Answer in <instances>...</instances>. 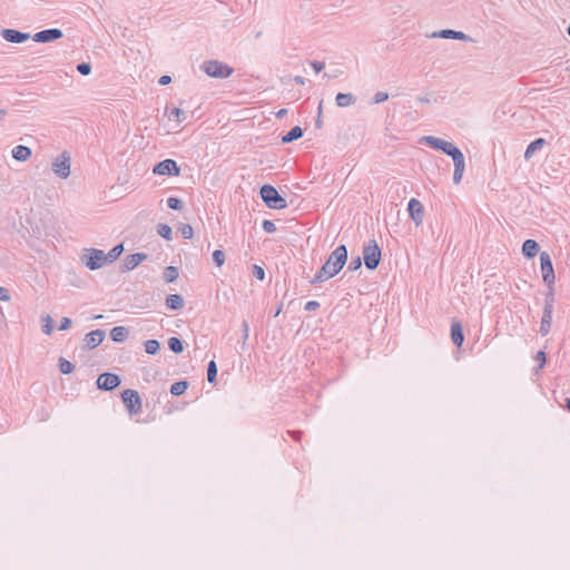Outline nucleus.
Wrapping results in <instances>:
<instances>
[{
  "instance_id": "58",
  "label": "nucleus",
  "mask_w": 570,
  "mask_h": 570,
  "mask_svg": "<svg viewBox=\"0 0 570 570\" xmlns=\"http://www.w3.org/2000/svg\"><path fill=\"white\" fill-rule=\"evenodd\" d=\"M566 407L570 412V399L566 400Z\"/></svg>"
},
{
  "instance_id": "37",
  "label": "nucleus",
  "mask_w": 570,
  "mask_h": 570,
  "mask_svg": "<svg viewBox=\"0 0 570 570\" xmlns=\"http://www.w3.org/2000/svg\"><path fill=\"white\" fill-rule=\"evenodd\" d=\"M213 261L218 267H220L225 263V253L220 249L214 250Z\"/></svg>"
},
{
  "instance_id": "17",
  "label": "nucleus",
  "mask_w": 570,
  "mask_h": 570,
  "mask_svg": "<svg viewBox=\"0 0 570 570\" xmlns=\"http://www.w3.org/2000/svg\"><path fill=\"white\" fill-rule=\"evenodd\" d=\"M451 340L458 347H461L464 341L462 325L459 321L455 320L451 324Z\"/></svg>"
},
{
  "instance_id": "14",
  "label": "nucleus",
  "mask_w": 570,
  "mask_h": 570,
  "mask_svg": "<svg viewBox=\"0 0 570 570\" xmlns=\"http://www.w3.org/2000/svg\"><path fill=\"white\" fill-rule=\"evenodd\" d=\"M1 37L8 42L22 43L30 38V35L14 29H3Z\"/></svg>"
},
{
  "instance_id": "44",
  "label": "nucleus",
  "mask_w": 570,
  "mask_h": 570,
  "mask_svg": "<svg viewBox=\"0 0 570 570\" xmlns=\"http://www.w3.org/2000/svg\"><path fill=\"white\" fill-rule=\"evenodd\" d=\"M453 40L473 41V39L469 35L456 30H454Z\"/></svg>"
},
{
  "instance_id": "40",
  "label": "nucleus",
  "mask_w": 570,
  "mask_h": 570,
  "mask_svg": "<svg viewBox=\"0 0 570 570\" xmlns=\"http://www.w3.org/2000/svg\"><path fill=\"white\" fill-rule=\"evenodd\" d=\"M361 266H362V258L360 256H357V257H353L351 259L347 269L351 272H355V271L360 269Z\"/></svg>"
},
{
  "instance_id": "23",
  "label": "nucleus",
  "mask_w": 570,
  "mask_h": 570,
  "mask_svg": "<svg viewBox=\"0 0 570 570\" xmlns=\"http://www.w3.org/2000/svg\"><path fill=\"white\" fill-rule=\"evenodd\" d=\"M335 101L338 107L344 108L355 104L356 98L352 94L340 92L336 95Z\"/></svg>"
},
{
  "instance_id": "13",
  "label": "nucleus",
  "mask_w": 570,
  "mask_h": 570,
  "mask_svg": "<svg viewBox=\"0 0 570 570\" xmlns=\"http://www.w3.org/2000/svg\"><path fill=\"white\" fill-rule=\"evenodd\" d=\"M407 212L415 226H420L423 223L424 208L421 202L412 198L407 205Z\"/></svg>"
},
{
  "instance_id": "24",
  "label": "nucleus",
  "mask_w": 570,
  "mask_h": 570,
  "mask_svg": "<svg viewBox=\"0 0 570 570\" xmlns=\"http://www.w3.org/2000/svg\"><path fill=\"white\" fill-rule=\"evenodd\" d=\"M128 333L129 332L125 326H115L110 332V336L112 341L120 343L127 338Z\"/></svg>"
},
{
  "instance_id": "9",
  "label": "nucleus",
  "mask_w": 570,
  "mask_h": 570,
  "mask_svg": "<svg viewBox=\"0 0 570 570\" xmlns=\"http://www.w3.org/2000/svg\"><path fill=\"white\" fill-rule=\"evenodd\" d=\"M153 173L160 176H178L180 168L174 159H165L154 166Z\"/></svg>"
},
{
  "instance_id": "4",
  "label": "nucleus",
  "mask_w": 570,
  "mask_h": 570,
  "mask_svg": "<svg viewBox=\"0 0 570 570\" xmlns=\"http://www.w3.org/2000/svg\"><path fill=\"white\" fill-rule=\"evenodd\" d=\"M381 248L376 240L372 239L366 243L363 247V259L365 267L370 271H374L381 262Z\"/></svg>"
},
{
  "instance_id": "62",
  "label": "nucleus",
  "mask_w": 570,
  "mask_h": 570,
  "mask_svg": "<svg viewBox=\"0 0 570 570\" xmlns=\"http://www.w3.org/2000/svg\"><path fill=\"white\" fill-rule=\"evenodd\" d=\"M567 32H568V35H569V37H570V24H569V27H568V29H567Z\"/></svg>"
},
{
  "instance_id": "33",
  "label": "nucleus",
  "mask_w": 570,
  "mask_h": 570,
  "mask_svg": "<svg viewBox=\"0 0 570 570\" xmlns=\"http://www.w3.org/2000/svg\"><path fill=\"white\" fill-rule=\"evenodd\" d=\"M217 376V365L215 361H210L207 366V380L209 383H215Z\"/></svg>"
},
{
  "instance_id": "25",
  "label": "nucleus",
  "mask_w": 570,
  "mask_h": 570,
  "mask_svg": "<svg viewBox=\"0 0 570 570\" xmlns=\"http://www.w3.org/2000/svg\"><path fill=\"white\" fill-rule=\"evenodd\" d=\"M187 389H188V382L187 381H178V382H175L170 386V393L174 396H179V395L184 394Z\"/></svg>"
},
{
  "instance_id": "3",
  "label": "nucleus",
  "mask_w": 570,
  "mask_h": 570,
  "mask_svg": "<svg viewBox=\"0 0 570 570\" xmlns=\"http://www.w3.org/2000/svg\"><path fill=\"white\" fill-rule=\"evenodd\" d=\"M259 193L262 199L269 208L283 209L287 206L285 198L282 197L277 189L272 185L262 186Z\"/></svg>"
},
{
  "instance_id": "63",
  "label": "nucleus",
  "mask_w": 570,
  "mask_h": 570,
  "mask_svg": "<svg viewBox=\"0 0 570 570\" xmlns=\"http://www.w3.org/2000/svg\"><path fill=\"white\" fill-rule=\"evenodd\" d=\"M279 312H281V308H278V309L276 311L275 316H277V315L279 314Z\"/></svg>"
},
{
  "instance_id": "50",
  "label": "nucleus",
  "mask_w": 570,
  "mask_h": 570,
  "mask_svg": "<svg viewBox=\"0 0 570 570\" xmlns=\"http://www.w3.org/2000/svg\"><path fill=\"white\" fill-rule=\"evenodd\" d=\"M0 301H3V302L10 301L9 291L2 286H0Z\"/></svg>"
},
{
  "instance_id": "54",
  "label": "nucleus",
  "mask_w": 570,
  "mask_h": 570,
  "mask_svg": "<svg viewBox=\"0 0 570 570\" xmlns=\"http://www.w3.org/2000/svg\"><path fill=\"white\" fill-rule=\"evenodd\" d=\"M294 81L297 83V85H305V78L302 77V76H295L294 77Z\"/></svg>"
},
{
  "instance_id": "56",
  "label": "nucleus",
  "mask_w": 570,
  "mask_h": 570,
  "mask_svg": "<svg viewBox=\"0 0 570 570\" xmlns=\"http://www.w3.org/2000/svg\"><path fill=\"white\" fill-rule=\"evenodd\" d=\"M322 112H323V106H322V101H321L320 105H318V108H317V116H318V118L322 117Z\"/></svg>"
},
{
  "instance_id": "49",
  "label": "nucleus",
  "mask_w": 570,
  "mask_h": 570,
  "mask_svg": "<svg viewBox=\"0 0 570 570\" xmlns=\"http://www.w3.org/2000/svg\"><path fill=\"white\" fill-rule=\"evenodd\" d=\"M311 66L315 72H321L324 69L325 63L323 61H311Z\"/></svg>"
},
{
  "instance_id": "21",
  "label": "nucleus",
  "mask_w": 570,
  "mask_h": 570,
  "mask_svg": "<svg viewBox=\"0 0 570 570\" xmlns=\"http://www.w3.org/2000/svg\"><path fill=\"white\" fill-rule=\"evenodd\" d=\"M544 145H546V140L543 138H538V139L533 140L532 142H530L528 145L525 153H524V158L527 160L530 159L533 156V154L537 150H540Z\"/></svg>"
},
{
  "instance_id": "41",
  "label": "nucleus",
  "mask_w": 570,
  "mask_h": 570,
  "mask_svg": "<svg viewBox=\"0 0 570 570\" xmlns=\"http://www.w3.org/2000/svg\"><path fill=\"white\" fill-rule=\"evenodd\" d=\"M77 70L82 76H88L91 72V66L88 62H81L77 65Z\"/></svg>"
},
{
  "instance_id": "32",
  "label": "nucleus",
  "mask_w": 570,
  "mask_h": 570,
  "mask_svg": "<svg viewBox=\"0 0 570 570\" xmlns=\"http://www.w3.org/2000/svg\"><path fill=\"white\" fill-rule=\"evenodd\" d=\"M59 370L62 374H70L75 370V365L68 360L61 357L59 358Z\"/></svg>"
},
{
  "instance_id": "61",
  "label": "nucleus",
  "mask_w": 570,
  "mask_h": 570,
  "mask_svg": "<svg viewBox=\"0 0 570 570\" xmlns=\"http://www.w3.org/2000/svg\"><path fill=\"white\" fill-rule=\"evenodd\" d=\"M99 318H102V315H96V316H94V320H99Z\"/></svg>"
},
{
  "instance_id": "29",
  "label": "nucleus",
  "mask_w": 570,
  "mask_h": 570,
  "mask_svg": "<svg viewBox=\"0 0 570 570\" xmlns=\"http://www.w3.org/2000/svg\"><path fill=\"white\" fill-rule=\"evenodd\" d=\"M552 316L542 315L541 324H540V334L546 336L551 330Z\"/></svg>"
},
{
  "instance_id": "53",
  "label": "nucleus",
  "mask_w": 570,
  "mask_h": 570,
  "mask_svg": "<svg viewBox=\"0 0 570 570\" xmlns=\"http://www.w3.org/2000/svg\"><path fill=\"white\" fill-rule=\"evenodd\" d=\"M243 338L246 341L248 338V324L247 322H243Z\"/></svg>"
},
{
  "instance_id": "22",
  "label": "nucleus",
  "mask_w": 570,
  "mask_h": 570,
  "mask_svg": "<svg viewBox=\"0 0 570 570\" xmlns=\"http://www.w3.org/2000/svg\"><path fill=\"white\" fill-rule=\"evenodd\" d=\"M303 129L299 126H295L286 135L282 137V142L289 144L294 140L299 139L303 136Z\"/></svg>"
},
{
  "instance_id": "46",
  "label": "nucleus",
  "mask_w": 570,
  "mask_h": 570,
  "mask_svg": "<svg viewBox=\"0 0 570 570\" xmlns=\"http://www.w3.org/2000/svg\"><path fill=\"white\" fill-rule=\"evenodd\" d=\"M253 274L259 281H263L265 278V271L263 269V267L258 265H254Z\"/></svg>"
},
{
  "instance_id": "48",
  "label": "nucleus",
  "mask_w": 570,
  "mask_h": 570,
  "mask_svg": "<svg viewBox=\"0 0 570 570\" xmlns=\"http://www.w3.org/2000/svg\"><path fill=\"white\" fill-rule=\"evenodd\" d=\"M71 324H72V322L69 317H62V320L60 322L59 330L60 331L69 330L71 327Z\"/></svg>"
},
{
  "instance_id": "43",
  "label": "nucleus",
  "mask_w": 570,
  "mask_h": 570,
  "mask_svg": "<svg viewBox=\"0 0 570 570\" xmlns=\"http://www.w3.org/2000/svg\"><path fill=\"white\" fill-rule=\"evenodd\" d=\"M262 226L266 233L272 234V233L276 232V225L272 220H268V219L263 220Z\"/></svg>"
},
{
  "instance_id": "36",
  "label": "nucleus",
  "mask_w": 570,
  "mask_h": 570,
  "mask_svg": "<svg viewBox=\"0 0 570 570\" xmlns=\"http://www.w3.org/2000/svg\"><path fill=\"white\" fill-rule=\"evenodd\" d=\"M178 230L180 232L181 236L186 239H190L194 235V229L188 224H181Z\"/></svg>"
},
{
  "instance_id": "60",
  "label": "nucleus",
  "mask_w": 570,
  "mask_h": 570,
  "mask_svg": "<svg viewBox=\"0 0 570 570\" xmlns=\"http://www.w3.org/2000/svg\"><path fill=\"white\" fill-rule=\"evenodd\" d=\"M419 100L422 101V102H429L428 98H419Z\"/></svg>"
},
{
  "instance_id": "27",
  "label": "nucleus",
  "mask_w": 570,
  "mask_h": 570,
  "mask_svg": "<svg viewBox=\"0 0 570 570\" xmlns=\"http://www.w3.org/2000/svg\"><path fill=\"white\" fill-rule=\"evenodd\" d=\"M178 276H179V272H178V268L175 266H168L164 271V279L167 283L175 282L178 278Z\"/></svg>"
},
{
  "instance_id": "64",
  "label": "nucleus",
  "mask_w": 570,
  "mask_h": 570,
  "mask_svg": "<svg viewBox=\"0 0 570 570\" xmlns=\"http://www.w3.org/2000/svg\"><path fill=\"white\" fill-rule=\"evenodd\" d=\"M293 434H295V435H297V436H298V435L301 434V432H299V431H296V432H294Z\"/></svg>"
},
{
  "instance_id": "1",
  "label": "nucleus",
  "mask_w": 570,
  "mask_h": 570,
  "mask_svg": "<svg viewBox=\"0 0 570 570\" xmlns=\"http://www.w3.org/2000/svg\"><path fill=\"white\" fill-rule=\"evenodd\" d=\"M420 141L428 144L433 149L443 151L453 159V183L460 184L465 169V158L463 153L454 144L439 137L424 136Z\"/></svg>"
},
{
  "instance_id": "34",
  "label": "nucleus",
  "mask_w": 570,
  "mask_h": 570,
  "mask_svg": "<svg viewBox=\"0 0 570 570\" xmlns=\"http://www.w3.org/2000/svg\"><path fill=\"white\" fill-rule=\"evenodd\" d=\"M157 232H158V234H159L163 238H165V239H167V240H170V239H171V233H173V232H171L170 226H168V225H166V224H159V225H158V228H157Z\"/></svg>"
},
{
  "instance_id": "51",
  "label": "nucleus",
  "mask_w": 570,
  "mask_h": 570,
  "mask_svg": "<svg viewBox=\"0 0 570 570\" xmlns=\"http://www.w3.org/2000/svg\"><path fill=\"white\" fill-rule=\"evenodd\" d=\"M535 361L539 362V366L542 367L546 363V353L543 351H539L535 355Z\"/></svg>"
},
{
  "instance_id": "28",
  "label": "nucleus",
  "mask_w": 570,
  "mask_h": 570,
  "mask_svg": "<svg viewBox=\"0 0 570 570\" xmlns=\"http://www.w3.org/2000/svg\"><path fill=\"white\" fill-rule=\"evenodd\" d=\"M168 347L171 352L180 354L184 351L183 342L178 337H170L168 340Z\"/></svg>"
},
{
  "instance_id": "39",
  "label": "nucleus",
  "mask_w": 570,
  "mask_h": 570,
  "mask_svg": "<svg viewBox=\"0 0 570 570\" xmlns=\"http://www.w3.org/2000/svg\"><path fill=\"white\" fill-rule=\"evenodd\" d=\"M170 117H175L178 122H183L186 119L185 111L180 108H173L170 111Z\"/></svg>"
},
{
  "instance_id": "5",
  "label": "nucleus",
  "mask_w": 570,
  "mask_h": 570,
  "mask_svg": "<svg viewBox=\"0 0 570 570\" xmlns=\"http://www.w3.org/2000/svg\"><path fill=\"white\" fill-rule=\"evenodd\" d=\"M81 262L90 269L96 271L101 268L106 261V253L101 249L88 248L83 250Z\"/></svg>"
},
{
  "instance_id": "55",
  "label": "nucleus",
  "mask_w": 570,
  "mask_h": 570,
  "mask_svg": "<svg viewBox=\"0 0 570 570\" xmlns=\"http://www.w3.org/2000/svg\"><path fill=\"white\" fill-rule=\"evenodd\" d=\"M286 114H287V110H286V109H281V110L276 114V117H277V118H283Z\"/></svg>"
},
{
  "instance_id": "38",
  "label": "nucleus",
  "mask_w": 570,
  "mask_h": 570,
  "mask_svg": "<svg viewBox=\"0 0 570 570\" xmlns=\"http://www.w3.org/2000/svg\"><path fill=\"white\" fill-rule=\"evenodd\" d=\"M167 205L170 209L180 210L183 208V202L176 197H169L167 199Z\"/></svg>"
},
{
  "instance_id": "11",
  "label": "nucleus",
  "mask_w": 570,
  "mask_h": 570,
  "mask_svg": "<svg viewBox=\"0 0 570 570\" xmlns=\"http://www.w3.org/2000/svg\"><path fill=\"white\" fill-rule=\"evenodd\" d=\"M541 272L544 283L551 285L554 283V271L550 255L547 252L540 254Z\"/></svg>"
},
{
  "instance_id": "16",
  "label": "nucleus",
  "mask_w": 570,
  "mask_h": 570,
  "mask_svg": "<svg viewBox=\"0 0 570 570\" xmlns=\"http://www.w3.org/2000/svg\"><path fill=\"white\" fill-rule=\"evenodd\" d=\"M145 259H147V254H144V253H135V254L128 255L122 261L121 271L122 272L132 271Z\"/></svg>"
},
{
  "instance_id": "7",
  "label": "nucleus",
  "mask_w": 570,
  "mask_h": 570,
  "mask_svg": "<svg viewBox=\"0 0 570 570\" xmlns=\"http://www.w3.org/2000/svg\"><path fill=\"white\" fill-rule=\"evenodd\" d=\"M121 400L130 415L141 412V397L135 390L127 389L121 393Z\"/></svg>"
},
{
  "instance_id": "12",
  "label": "nucleus",
  "mask_w": 570,
  "mask_h": 570,
  "mask_svg": "<svg viewBox=\"0 0 570 570\" xmlns=\"http://www.w3.org/2000/svg\"><path fill=\"white\" fill-rule=\"evenodd\" d=\"M63 37V33L60 29L52 28V29H46L41 30L32 36L33 41L47 43L56 41Z\"/></svg>"
},
{
  "instance_id": "2",
  "label": "nucleus",
  "mask_w": 570,
  "mask_h": 570,
  "mask_svg": "<svg viewBox=\"0 0 570 570\" xmlns=\"http://www.w3.org/2000/svg\"><path fill=\"white\" fill-rule=\"evenodd\" d=\"M346 261H347V248L345 245H340L332 252V254L328 256L325 264L321 267V269L311 279V284L323 283V282L334 277L343 268Z\"/></svg>"
},
{
  "instance_id": "20",
  "label": "nucleus",
  "mask_w": 570,
  "mask_h": 570,
  "mask_svg": "<svg viewBox=\"0 0 570 570\" xmlns=\"http://www.w3.org/2000/svg\"><path fill=\"white\" fill-rule=\"evenodd\" d=\"M166 307L178 311L184 307V298L179 294H170L166 297Z\"/></svg>"
},
{
  "instance_id": "18",
  "label": "nucleus",
  "mask_w": 570,
  "mask_h": 570,
  "mask_svg": "<svg viewBox=\"0 0 570 570\" xmlns=\"http://www.w3.org/2000/svg\"><path fill=\"white\" fill-rule=\"evenodd\" d=\"M31 149L23 145H18L12 149V157L18 161H26L31 157Z\"/></svg>"
},
{
  "instance_id": "45",
  "label": "nucleus",
  "mask_w": 570,
  "mask_h": 570,
  "mask_svg": "<svg viewBox=\"0 0 570 570\" xmlns=\"http://www.w3.org/2000/svg\"><path fill=\"white\" fill-rule=\"evenodd\" d=\"M553 312V298L546 299L544 308H543V315H550L552 316Z\"/></svg>"
},
{
  "instance_id": "42",
  "label": "nucleus",
  "mask_w": 570,
  "mask_h": 570,
  "mask_svg": "<svg viewBox=\"0 0 570 570\" xmlns=\"http://www.w3.org/2000/svg\"><path fill=\"white\" fill-rule=\"evenodd\" d=\"M389 99V94L387 92H384V91H377L374 96H373V102L374 104H381V102H384L385 100Z\"/></svg>"
},
{
  "instance_id": "59",
  "label": "nucleus",
  "mask_w": 570,
  "mask_h": 570,
  "mask_svg": "<svg viewBox=\"0 0 570 570\" xmlns=\"http://www.w3.org/2000/svg\"><path fill=\"white\" fill-rule=\"evenodd\" d=\"M7 111L4 109H0V119L6 116Z\"/></svg>"
},
{
  "instance_id": "19",
  "label": "nucleus",
  "mask_w": 570,
  "mask_h": 570,
  "mask_svg": "<svg viewBox=\"0 0 570 570\" xmlns=\"http://www.w3.org/2000/svg\"><path fill=\"white\" fill-rule=\"evenodd\" d=\"M539 252V244L533 239H527L522 245V254L527 258H533Z\"/></svg>"
},
{
  "instance_id": "6",
  "label": "nucleus",
  "mask_w": 570,
  "mask_h": 570,
  "mask_svg": "<svg viewBox=\"0 0 570 570\" xmlns=\"http://www.w3.org/2000/svg\"><path fill=\"white\" fill-rule=\"evenodd\" d=\"M202 68L212 78L225 79L233 73V68L218 60L205 61Z\"/></svg>"
},
{
  "instance_id": "15",
  "label": "nucleus",
  "mask_w": 570,
  "mask_h": 570,
  "mask_svg": "<svg viewBox=\"0 0 570 570\" xmlns=\"http://www.w3.org/2000/svg\"><path fill=\"white\" fill-rule=\"evenodd\" d=\"M106 336L105 331L95 330L85 335L83 342L87 348L92 350L99 346Z\"/></svg>"
},
{
  "instance_id": "8",
  "label": "nucleus",
  "mask_w": 570,
  "mask_h": 570,
  "mask_svg": "<svg viewBox=\"0 0 570 570\" xmlns=\"http://www.w3.org/2000/svg\"><path fill=\"white\" fill-rule=\"evenodd\" d=\"M52 171L62 179L70 175V156L65 151L57 156L51 164Z\"/></svg>"
},
{
  "instance_id": "35",
  "label": "nucleus",
  "mask_w": 570,
  "mask_h": 570,
  "mask_svg": "<svg viewBox=\"0 0 570 570\" xmlns=\"http://www.w3.org/2000/svg\"><path fill=\"white\" fill-rule=\"evenodd\" d=\"M454 30L452 29H443L441 31L433 32L431 38H443V39H453Z\"/></svg>"
},
{
  "instance_id": "10",
  "label": "nucleus",
  "mask_w": 570,
  "mask_h": 570,
  "mask_svg": "<svg viewBox=\"0 0 570 570\" xmlns=\"http://www.w3.org/2000/svg\"><path fill=\"white\" fill-rule=\"evenodd\" d=\"M121 383L120 376L114 373H102L97 379V387L102 391H112Z\"/></svg>"
},
{
  "instance_id": "57",
  "label": "nucleus",
  "mask_w": 570,
  "mask_h": 570,
  "mask_svg": "<svg viewBox=\"0 0 570 570\" xmlns=\"http://www.w3.org/2000/svg\"><path fill=\"white\" fill-rule=\"evenodd\" d=\"M315 125L317 128H321L322 127V117L321 118H316V121H315Z\"/></svg>"
},
{
  "instance_id": "30",
  "label": "nucleus",
  "mask_w": 570,
  "mask_h": 570,
  "mask_svg": "<svg viewBox=\"0 0 570 570\" xmlns=\"http://www.w3.org/2000/svg\"><path fill=\"white\" fill-rule=\"evenodd\" d=\"M144 346H145V352L150 355L156 354L160 348V344L157 340H147L144 343Z\"/></svg>"
},
{
  "instance_id": "47",
  "label": "nucleus",
  "mask_w": 570,
  "mask_h": 570,
  "mask_svg": "<svg viewBox=\"0 0 570 570\" xmlns=\"http://www.w3.org/2000/svg\"><path fill=\"white\" fill-rule=\"evenodd\" d=\"M320 307V303L317 301H309L305 304V311L314 312Z\"/></svg>"
},
{
  "instance_id": "26",
  "label": "nucleus",
  "mask_w": 570,
  "mask_h": 570,
  "mask_svg": "<svg viewBox=\"0 0 570 570\" xmlns=\"http://www.w3.org/2000/svg\"><path fill=\"white\" fill-rule=\"evenodd\" d=\"M124 252V246L122 244H119V245H116L115 247H112L107 254H106V261L107 263H112L115 262L116 259H118V257L121 255V253Z\"/></svg>"
},
{
  "instance_id": "52",
  "label": "nucleus",
  "mask_w": 570,
  "mask_h": 570,
  "mask_svg": "<svg viewBox=\"0 0 570 570\" xmlns=\"http://www.w3.org/2000/svg\"><path fill=\"white\" fill-rule=\"evenodd\" d=\"M170 81H171V78L168 75L161 76L158 80L159 85H161V86L168 85V83H170Z\"/></svg>"
},
{
  "instance_id": "31",
  "label": "nucleus",
  "mask_w": 570,
  "mask_h": 570,
  "mask_svg": "<svg viewBox=\"0 0 570 570\" xmlns=\"http://www.w3.org/2000/svg\"><path fill=\"white\" fill-rule=\"evenodd\" d=\"M42 321V332L46 335H51L53 332V320L50 315H45L41 317Z\"/></svg>"
}]
</instances>
